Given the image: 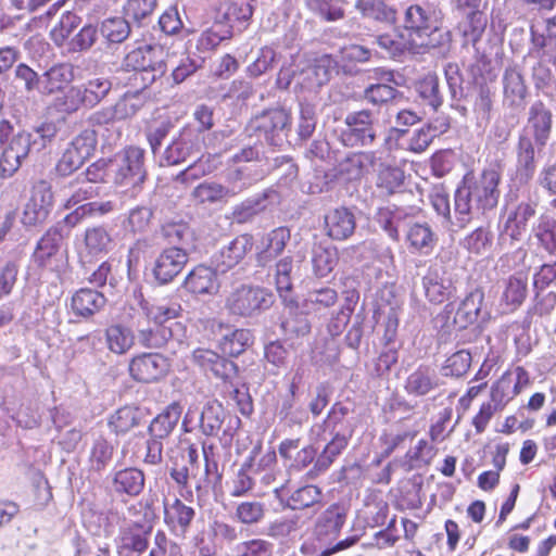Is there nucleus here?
I'll list each match as a JSON object with an SVG mask.
<instances>
[{"mask_svg": "<svg viewBox=\"0 0 556 556\" xmlns=\"http://www.w3.org/2000/svg\"><path fill=\"white\" fill-rule=\"evenodd\" d=\"M185 287L194 294H215L219 290V281L214 269L200 265L187 275Z\"/></svg>", "mask_w": 556, "mask_h": 556, "instance_id": "5701e85b", "label": "nucleus"}, {"mask_svg": "<svg viewBox=\"0 0 556 556\" xmlns=\"http://www.w3.org/2000/svg\"><path fill=\"white\" fill-rule=\"evenodd\" d=\"M79 23L80 18L75 13L62 14L58 24L50 31L51 39L55 45L62 46Z\"/></svg>", "mask_w": 556, "mask_h": 556, "instance_id": "e2e57ef3", "label": "nucleus"}, {"mask_svg": "<svg viewBox=\"0 0 556 556\" xmlns=\"http://www.w3.org/2000/svg\"><path fill=\"white\" fill-rule=\"evenodd\" d=\"M530 384L529 372L521 366L506 370L491 387V401L503 409Z\"/></svg>", "mask_w": 556, "mask_h": 556, "instance_id": "9d476101", "label": "nucleus"}, {"mask_svg": "<svg viewBox=\"0 0 556 556\" xmlns=\"http://www.w3.org/2000/svg\"><path fill=\"white\" fill-rule=\"evenodd\" d=\"M370 153H352L338 165V173L346 180H354L362 176L365 168L372 163Z\"/></svg>", "mask_w": 556, "mask_h": 556, "instance_id": "37998d69", "label": "nucleus"}, {"mask_svg": "<svg viewBox=\"0 0 556 556\" xmlns=\"http://www.w3.org/2000/svg\"><path fill=\"white\" fill-rule=\"evenodd\" d=\"M290 240V230L286 227H278L266 233L261 241L257 253V261L265 266L282 253L287 242Z\"/></svg>", "mask_w": 556, "mask_h": 556, "instance_id": "b1692460", "label": "nucleus"}, {"mask_svg": "<svg viewBox=\"0 0 556 556\" xmlns=\"http://www.w3.org/2000/svg\"><path fill=\"white\" fill-rule=\"evenodd\" d=\"M500 179V174L495 169H484L478 178L456 190L454 214L459 227L496 206Z\"/></svg>", "mask_w": 556, "mask_h": 556, "instance_id": "f257e3e1", "label": "nucleus"}, {"mask_svg": "<svg viewBox=\"0 0 556 556\" xmlns=\"http://www.w3.org/2000/svg\"><path fill=\"white\" fill-rule=\"evenodd\" d=\"M483 293L479 290L470 292L459 304L455 316L454 324L459 329L467 328L472 324L481 309Z\"/></svg>", "mask_w": 556, "mask_h": 556, "instance_id": "c9c22d12", "label": "nucleus"}, {"mask_svg": "<svg viewBox=\"0 0 556 556\" xmlns=\"http://www.w3.org/2000/svg\"><path fill=\"white\" fill-rule=\"evenodd\" d=\"M165 56L166 52L159 43L140 46L126 54L123 67L134 71L135 80L140 79L144 89L165 74Z\"/></svg>", "mask_w": 556, "mask_h": 556, "instance_id": "f03ea898", "label": "nucleus"}, {"mask_svg": "<svg viewBox=\"0 0 556 556\" xmlns=\"http://www.w3.org/2000/svg\"><path fill=\"white\" fill-rule=\"evenodd\" d=\"M146 97L141 91L125 93L113 108V117L126 119L135 116L144 105Z\"/></svg>", "mask_w": 556, "mask_h": 556, "instance_id": "a18cd8bd", "label": "nucleus"}, {"mask_svg": "<svg viewBox=\"0 0 556 556\" xmlns=\"http://www.w3.org/2000/svg\"><path fill=\"white\" fill-rule=\"evenodd\" d=\"M534 236L546 252L556 253V223L554 220L541 217L534 228Z\"/></svg>", "mask_w": 556, "mask_h": 556, "instance_id": "bf43d9fd", "label": "nucleus"}, {"mask_svg": "<svg viewBox=\"0 0 556 556\" xmlns=\"http://www.w3.org/2000/svg\"><path fill=\"white\" fill-rule=\"evenodd\" d=\"M63 237V229L60 225L47 230V232L42 236L37 244V249L34 253L35 262H37L40 266L50 265L51 258L59 251V247Z\"/></svg>", "mask_w": 556, "mask_h": 556, "instance_id": "2f4dec72", "label": "nucleus"}, {"mask_svg": "<svg viewBox=\"0 0 556 556\" xmlns=\"http://www.w3.org/2000/svg\"><path fill=\"white\" fill-rule=\"evenodd\" d=\"M97 144L93 130L86 129L76 136L56 164L60 175L66 176L78 169L93 153Z\"/></svg>", "mask_w": 556, "mask_h": 556, "instance_id": "6e6552de", "label": "nucleus"}, {"mask_svg": "<svg viewBox=\"0 0 556 556\" xmlns=\"http://www.w3.org/2000/svg\"><path fill=\"white\" fill-rule=\"evenodd\" d=\"M201 141L199 131L195 128L186 126L170 143L162 151L159 156L161 166H173L187 161L191 156L201 153Z\"/></svg>", "mask_w": 556, "mask_h": 556, "instance_id": "423d86ee", "label": "nucleus"}, {"mask_svg": "<svg viewBox=\"0 0 556 556\" xmlns=\"http://www.w3.org/2000/svg\"><path fill=\"white\" fill-rule=\"evenodd\" d=\"M112 84L105 78H92L83 88L86 105L93 106L99 103L111 90Z\"/></svg>", "mask_w": 556, "mask_h": 556, "instance_id": "0e129e2a", "label": "nucleus"}, {"mask_svg": "<svg viewBox=\"0 0 556 556\" xmlns=\"http://www.w3.org/2000/svg\"><path fill=\"white\" fill-rule=\"evenodd\" d=\"M144 151L129 147L118 157L114 174V184L121 187H139L146 178L143 166Z\"/></svg>", "mask_w": 556, "mask_h": 556, "instance_id": "1a4fd4ad", "label": "nucleus"}, {"mask_svg": "<svg viewBox=\"0 0 556 556\" xmlns=\"http://www.w3.org/2000/svg\"><path fill=\"white\" fill-rule=\"evenodd\" d=\"M140 412L132 406L119 408L110 420V425L116 433H126L140 421Z\"/></svg>", "mask_w": 556, "mask_h": 556, "instance_id": "864d4df0", "label": "nucleus"}, {"mask_svg": "<svg viewBox=\"0 0 556 556\" xmlns=\"http://www.w3.org/2000/svg\"><path fill=\"white\" fill-rule=\"evenodd\" d=\"M493 235L489 228L479 227L465 237L462 244L470 253L482 255L490 252Z\"/></svg>", "mask_w": 556, "mask_h": 556, "instance_id": "8fccbe9b", "label": "nucleus"}, {"mask_svg": "<svg viewBox=\"0 0 556 556\" xmlns=\"http://www.w3.org/2000/svg\"><path fill=\"white\" fill-rule=\"evenodd\" d=\"M114 453L113 444L103 437L93 439L88 454V464L90 469L100 471L111 462Z\"/></svg>", "mask_w": 556, "mask_h": 556, "instance_id": "79ce46f5", "label": "nucleus"}, {"mask_svg": "<svg viewBox=\"0 0 556 556\" xmlns=\"http://www.w3.org/2000/svg\"><path fill=\"white\" fill-rule=\"evenodd\" d=\"M289 123L290 116L288 112L282 109H276L264 112L262 115L253 118L250 123V128L257 132L258 137L263 136L268 143L278 144L280 134L285 131Z\"/></svg>", "mask_w": 556, "mask_h": 556, "instance_id": "4468645a", "label": "nucleus"}, {"mask_svg": "<svg viewBox=\"0 0 556 556\" xmlns=\"http://www.w3.org/2000/svg\"><path fill=\"white\" fill-rule=\"evenodd\" d=\"M292 258L287 256L279 260L275 266L276 289L285 303H292L290 292L292 289L291 280Z\"/></svg>", "mask_w": 556, "mask_h": 556, "instance_id": "49530a36", "label": "nucleus"}, {"mask_svg": "<svg viewBox=\"0 0 556 556\" xmlns=\"http://www.w3.org/2000/svg\"><path fill=\"white\" fill-rule=\"evenodd\" d=\"M440 386V379L434 370L419 367L406 379L405 390L409 395L424 396Z\"/></svg>", "mask_w": 556, "mask_h": 556, "instance_id": "c85d7f7f", "label": "nucleus"}, {"mask_svg": "<svg viewBox=\"0 0 556 556\" xmlns=\"http://www.w3.org/2000/svg\"><path fill=\"white\" fill-rule=\"evenodd\" d=\"M538 206V197L529 198L520 202L511 211L505 223V232L513 240H520L527 231L528 222L535 215Z\"/></svg>", "mask_w": 556, "mask_h": 556, "instance_id": "412c9836", "label": "nucleus"}, {"mask_svg": "<svg viewBox=\"0 0 556 556\" xmlns=\"http://www.w3.org/2000/svg\"><path fill=\"white\" fill-rule=\"evenodd\" d=\"M192 359L204 371H211L214 377L222 380L230 379L237 370L233 362L219 356L216 352L208 349L194 350Z\"/></svg>", "mask_w": 556, "mask_h": 556, "instance_id": "6ab92c4d", "label": "nucleus"}, {"mask_svg": "<svg viewBox=\"0 0 556 556\" xmlns=\"http://www.w3.org/2000/svg\"><path fill=\"white\" fill-rule=\"evenodd\" d=\"M181 407L178 403H173L166 409L159 414L149 426V433L152 438L162 440L169 435L181 416Z\"/></svg>", "mask_w": 556, "mask_h": 556, "instance_id": "473e14b6", "label": "nucleus"}, {"mask_svg": "<svg viewBox=\"0 0 556 556\" xmlns=\"http://www.w3.org/2000/svg\"><path fill=\"white\" fill-rule=\"evenodd\" d=\"M552 126V113L542 102L534 103L530 109L529 128L532 129L535 141L544 146L548 139Z\"/></svg>", "mask_w": 556, "mask_h": 556, "instance_id": "72a5a7b5", "label": "nucleus"}, {"mask_svg": "<svg viewBox=\"0 0 556 556\" xmlns=\"http://www.w3.org/2000/svg\"><path fill=\"white\" fill-rule=\"evenodd\" d=\"M111 243L109 232L102 227H94L86 230L85 251L80 252L81 258L87 255H98L106 252Z\"/></svg>", "mask_w": 556, "mask_h": 556, "instance_id": "de8ad7c7", "label": "nucleus"}, {"mask_svg": "<svg viewBox=\"0 0 556 556\" xmlns=\"http://www.w3.org/2000/svg\"><path fill=\"white\" fill-rule=\"evenodd\" d=\"M223 420V406L218 402L213 401L205 404L200 416L197 409L189 408L184 418L182 426L186 431H189L188 426L198 421L205 435H214L220 429Z\"/></svg>", "mask_w": 556, "mask_h": 556, "instance_id": "2eb2a0df", "label": "nucleus"}, {"mask_svg": "<svg viewBox=\"0 0 556 556\" xmlns=\"http://www.w3.org/2000/svg\"><path fill=\"white\" fill-rule=\"evenodd\" d=\"M253 342V336L248 329H236L228 334H225L219 346L223 353L230 356H238L245 351Z\"/></svg>", "mask_w": 556, "mask_h": 556, "instance_id": "c03bdc74", "label": "nucleus"}, {"mask_svg": "<svg viewBox=\"0 0 556 556\" xmlns=\"http://www.w3.org/2000/svg\"><path fill=\"white\" fill-rule=\"evenodd\" d=\"M486 26V17L481 11L466 13V20L460 23L459 29L466 42L476 43L480 40Z\"/></svg>", "mask_w": 556, "mask_h": 556, "instance_id": "09e8293b", "label": "nucleus"}, {"mask_svg": "<svg viewBox=\"0 0 556 556\" xmlns=\"http://www.w3.org/2000/svg\"><path fill=\"white\" fill-rule=\"evenodd\" d=\"M527 295V278L521 275L510 276L505 282L500 306L503 313L516 311Z\"/></svg>", "mask_w": 556, "mask_h": 556, "instance_id": "bb28decb", "label": "nucleus"}, {"mask_svg": "<svg viewBox=\"0 0 556 556\" xmlns=\"http://www.w3.org/2000/svg\"><path fill=\"white\" fill-rule=\"evenodd\" d=\"M309 87H320L330 78L329 60L323 59L303 68L299 78Z\"/></svg>", "mask_w": 556, "mask_h": 556, "instance_id": "5fc2aeb1", "label": "nucleus"}, {"mask_svg": "<svg viewBox=\"0 0 556 556\" xmlns=\"http://www.w3.org/2000/svg\"><path fill=\"white\" fill-rule=\"evenodd\" d=\"M426 298L434 304H441L452 293L453 283L442 266L432 265L422 278Z\"/></svg>", "mask_w": 556, "mask_h": 556, "instance_id": "f3484780", "label": "nucleus"}, {"mask_svg": "<svg viewBox=\"0 0 556 556\" xmlns=\"http://www.w3.org/2000/svg\"><path fill=\"white\" fill-rule=\"evenodd\" d=\"M7 146L0 157V173L2 177H11L27 157L31 148L45 146V137L37 130L35 134L20 131L9 137Z\"/></svg>", "mask_w": 556, "mask_h": 556, "instance_id": "39448f33", "label": "nucleus"}, {"mask_svg": "<svg viewBox=\"0 0 556 556\" xmlns=\"http://www.w3.org/2000/svg\"><path fill=\"white\" fill-rule=\"evenodd\" d=\"M237 188H226L224 185L205 180L199 184L191 192L192 200L200 205H214L226 203L236 195Z\"/></svg>", "mask_w": 556, "mask_h": 556, "instance_id": "4be33fe9", "label": "nucleus"}, {"mask_svg": "<svg viewBox=\"0 0 556 556\" xmlns=\"http://www.w3.org/2000/svg\"><path fill=\"white\" fill-rule=\"evenodd\" d=\"M165 522L174 530H180L182 533L187 531L192 519L194 518V509L176 498L173 503H166L164 506Z\"/></svg>", "mask_w": 556, "mask_h": 556, "instance_id": "e433bc0d", "label": "nucleus"}, {"mask_svg": "<svg viewBox=\"0 0 556 556\" xmlns=\"http://www.w3.org/2000/svg\"><path fill=\"white\" fill-rule=\"evenodd\" d=\"M102 36L112 43H121L129 37V23L123 17L106 18L101 24Z\"/></svg>", "mask_w": 556, "mask_h": 556, "instance_id": "603ef678", "label": "nucleus"}, {"mask_svg": "<svg viewBox=\"0 0 556 556\" xmlns=\"http://www.w3.org/2000/svg\"><path fill=\"white\" fill-rule=\"evenodd\" d=\"M351 435L352 429H339L332 435L314 464L313 471L316 475L326 471L331 466L336 457L348 446Z\"/></svg>", "mask_w": 556, "mask_h": 556, "instance_id": "a878e982", "label": "nucleus"}, {"mask_svg": "<svg viewBox=\"0 0 556 556\" xmlns=\"http://www.w3.org/2000/svg\"><path fill=\"white\" fill-rule=\"evenodd\" d=\"M355 228V215L348 207H336L325 215L326 233L333 240L349 239L354 233Z\"/></svg>", "mask_w": 556, "mask_h": 556, "instance_id": "dca6fc26", "label": "nucleus"}, {"mask_svg": "<svg viewBox=\"0 0 556 556\" xmlns=\"http://www.w3.org/2000/svg\"><path fill=\"white\" fill-rule=\"evenodd\" d=\"M168 370V359L159 353H143L135 356L129 363L130 376L146 383L160 380Z\"/></svg>", "mask_w": 556, "mask_h": 556, "instance_id": "9b49d317", "label": "nucleus"}, {"mask_svg": "<svg viewBox=\"0 0 556 556\" xmlns=\"http://www.w3.org/2000/svg\"><path fill=\"white\" fill-rule=\"evenodd\" d=\"M355 8L366 17L380 21L394 18V12L381 0H357Z\"/></svg>", "mask_w": 556, "mask_h": 556, "instance_id": "052dcab7", "label": "nucleus"}, {"mask_svg": "<svg viewBox=\"0 0 556 556\" xmlns=\"http://www.w3.org/2000/svg\"><path fill=\"white\" fill-rule=\"evenodd\" d=\"M149 530L138 523H131L121 528L115 540L118 556H132V553L141 554L149 545Z\"/></svg>", "mask_w": 556, "mask_h": 556, "instance_id": "a211bd4d", "label": "nucleus"}, {"mask_svg": "<svg viewBox=\"0 0 556 556\" xmlns=\"http://www.w3.org/2000/svg\"><path fill=\"white\" fill-rule=\"evenodd\" d=\"M252 248L251 237L241 235L231 240L227 245L223 247L214 256L216 269L225 273L238 265L247 252Z\"/></svg>", "mask_w": 556, "mask_h": 556, "instance_id": "aec40b11", "label": "nucleus"}, {"mask_svg": "<svg viewBox=\"0 0 556 556\" xmlns=\"http://www.w3.org/2000/svg\"><path fill=\"white\" fill-rule=\"evenodd\" d=\"M338 295L331 288H323L308 292L305 299V307L308 311H319L329 307L337 302Z\"/></svg>", "mask_w": 556, "mask_h": 556, "instance_id": "774afa93", "label": "nucleus"}, {"mask_svg": "<svg viewBox=\"0 0 556 556\" xmlns=\"http://www.w3.org/2000/svg\"><path fill=\"white\" fill-rule=\"evenodd\" d=\"M187 263L188 254L184 248L170 247L164 249L155 258L153 276L159 283H168L181 273Z\"/></svg>", "mask_w": 556, "mask_h": 556, "instance_id": "f8f14e48", "label": "nucleus"}, {"mask_svg": "<svg viewBox=\"0 0 556 556\" xmlns=\"http://www.w3.org/2000/svg\"><path fill=\"white\" fill-rule=\"evenodd\" d=\"M504 92L513 103L521 101L527 92L521 74L516 68H506L503 77Z\"/></svg>", "mask_w": 556, "mask_h": 556, "instance_id": "4d7b16f0", "label": "nucleus"}, {"mask_svg": "<svg viewBox=\"0 0 556 556\" xmlns=\"http://www.w3.org/2000/svg\"><path fill=\"white\" fill-rule=\"evenodd\" d=\"M142 309L147 319L160 327H167L166 324L179 317L182 311L181 305L172 300L153 304L144 303Z\"/></svg>", "mask_w": 556, "mask_h": 556, "instance_id": "7c9ffc66", "label": "nucleus"}, {"mask_svg": "<svg viewBox=\"0 0 556 556\" xmlns=\"http://www.w3.org/2000/svg\"><path fill=\"white\" fill-rule=\"evenodd\" d=\"M320 501V491L315 485H305L295 490L289 498L292 509H303Z\"/></svg>", "mask_w": 556, "mask_h": 556, "instance_id": "69168bd1", "label": "nucleus"}, {"mask_svg": "<svg viewBox=\"0 0 556 556\" xmlns=\"http://www.w3.org/2000/svg\"><path fill=\"white\" fill-rule=\"evenodd\" d=\"M448 123L446 119L439 121L438 124H429L415 130L408 140L407 149L414 153H421L430 146L434 137L446 131Z\"/></svg>", "mask_w": 556, "mask_h": 556, "instance_id": "58836bf2", "label": "nucleus"}, {"mask_svg": "<svg viewBox=\"0 0 556 556\" xmlns=\"http://www.w3.org/2000/svg\"><path fill=\"white\" fill-rule=\"evenodd\" d=\"M345 124L342 141L350 147L371 144L380 130L375 115L368 110L348 114Z\"/></svg>", "mask_w": 556, "mask_h": 556, "instance_id": "0eeeda50", "label": "nucleus"}, {"mask_svg": "<svg viewBox=\"0 0 556 556\" xmlns=\"http://www.w3.org/2000/svg\"><path fill=\"white\" fill-rule=\"evenodd\" d=\"M405 29L409 50L435 48L441 43L442 34L430 11L420 5H410L405 11Z\"/></svg>", "mask_w": 556, "mask_h": 556, "instance_id": "7ed1b4c3", "label": "nucleus"}, {"mask_svg": "<svg viewBox=\"0 0 556 556\" xmlns=\"http://www.w3.org/2000/svg\"><path fill=\"white\" fill-rule=\"evenodd\" d=\"M106 299L92 289H80L73 296L71 307L77 316L89 317L104 307Z\"/></svg>", "mask_w": 556, "mask_h": 556, "instance_id": "cd10ccee", "label": "nucleus"}, {"mask_svg": "<svg viewBox=\"0 0 556 556\" xmlns=\"http://www.w3.org/2000/svg\"><path fill=\"white\" fill-rule=\"evenodd\" d=\"M170 327L153 326L138 331L139 343L147 349H160L172 338Z\"/></svg>", "mask_w": 556, "mask_h": 556, "instance_id": "3c124183", "label": "nucleus"}, {"mask_svg": "<svg viewBox=\"0 0 556 556\" xmlns=\"http://www.w3.org/2000/svg\"><path fill=\"white\" fill-rule=\"evenodd\" d=\"M337 264V253L333 250L317 248L313 253V267L319 277L328 276Z\"/></svg>", "mask_w": 556, "mask_h": 556, "instance_id": "338daca9", "label": "nucleus"}, {"mask_svg": "<svg viewBox=\"0 0 556 556\" xmlns=\"http://www.w3.org/2000/svg\"><path fill=\"white\" fill-rule=\"evenodd\" d=\"M416 90L420 98H422L433 110H437L441 105L442 97L439 91V79L437 75H426L417 83Z\"/></svg>", "mask_w": 556, "mask_h": 556, "instance_id": "6e6d98bb", "label": "nucleus"}, {"mask_svg": "<svg viewBox=\"0 0 556 556\" xmlns=\"http://www.w3.org/2000/svg\"><path fill=\"white\" fill-rule=\"evenodd\" d=\"M274 303V295L261 287L242 285L226 298L225 308L233 317L249 318L261 314Z\"/></svg>", "mask_w": 556, "mask_h": 556, "instance_id": "20e7f679", "label": "nucleus"}, {"mask_svg": "<svg viewBox=\"0 0 556 556\" xmlns=\"http://www.w3.org/2000/svg\"><path fill=\"white\" fill-rule=\"evenodd\" d=\"M535 168L532 141L528 137H520L517 148V175L520 180L528 181L534 175Z\"/></svg>", "mask_w": 556, "mask_h": 556, "instance_id": "ea45409f", "label": "nucleus"}, {"mask_svg": "<svg viewBox=\"0 0 556 556\" xmlns=\"http://www.w3.org/2000/svg\"><path fill=\"white\" fill-rule=\"evenodd\" d=\"M105 342L108 349L117 355L126 354L135 344V334L126 326L115 324L105 330Z\"/></svg>", "mask_w": 556, "mask_h": 556, "instance_id": "f704fd0d", "label": "nucleus"}, {"mask_svg": "<svg viewBox=\"0 0 556 556\" xmlns=\"http://www.w3.org/2000/svg\"><path fill=\"white\" fill-rule=\"evenodd\" d=\"M232 26L223 21H216L211 27L201 33L197 41V48L201 51H211L222 41L232 37Z\"/></svg>", "mask_w": 556, "mask_h": 556, "instance_id": "a19ab883", "label": "nucleus"}, {"mask_svg": "<svg viewBox=\"0 0 556 556\" xmlns=\"http://www.w3.org/2000/svg\"><path fill=\"white\" fill-rule=\"evenodd\" d=\"M402 220V213L390 206L382 207L377 213V223L392 240L399 239V226Z\"/></svg>", "mask_w": 556, "mask_h": 556, "instance_id": "680f3d73", "label": "nucleus"}, {"mask_svg": "<svg viewBox=\"0 0 556 556\" xmlns=\"http://www.w3.org/2000/svg\"><path fill=\"white\" fill-rule=\"evenodd\" d=\"M407 240L412 248L425 253L432 249L434 242L433 233L426 224L413 225L408 230Z\"/></svg>", "mask_w": 556, "mask_h": 556, "instance_id": "13d9d810", "label": "nucleus"}, {"mask_svg": "<svg viewBox=\"0 0 556 556\" xmlns=\"http://www.w3.org/2000/svg\"><path fill=\"white\" fill-rule=\"evenodd\" d=\"M253 14V0H233L226 3L223 18L224 23L232 26L235 29L242 31L245 29L249 20Z\"/></svg>", "mask_w": 556, "mask_h": 556, "instance_id": "c756f323", "label": "nucleus"}, {"mask_svg": "<svg viewBox=\"0 0 556 556\" xmlns=\"http://www.w3.org/2000/svg\"><path fill=\"white\" fill-rule=\"evenodd\" d=\"M53 205V193L51 188L43 181L35 186L31 197L25 204L22 223L26 226H34L47 219Z\"/></svg>", "mask_w": 556, "mask_h": 556, "instance_id": "ddd939ff", "label": "nucleus"}, {"mask_svg": "<svg viewBox=\"0 0 556 556\" xmlns=\"http://www.w3.org/2000/svg\"><path fill=\"white\" fill-rule=\"evenodd\" d=\"M144 485L143 472L136 468H126L115 473L113 480L114 490L130 496L138 495Z\"/></svg>", "mask_w": 556, "mask_h": 556, "instance_id": "4c0bfd02", "label": "nucleus"}, {"mask_svg": "<svg viewBox=\"0 0 556 556\" xmlns=\"http://www.w3.org/2000/svg\"><path fill=\"white\" fill-rule=\"evenodd\" d=\"M74 79V67L68 63L52 66L39 78L38 88L42 93L61 91Z\"/></svg>", "mask_w": 556, "mask_h": 556, "instance_id": "393cba45", "label": "nucleus"}]
</instances>
